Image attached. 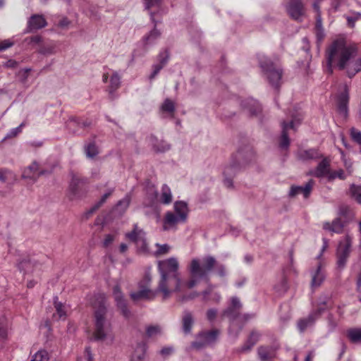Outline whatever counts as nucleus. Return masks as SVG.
<instances>
[{
  "label": "nucleus",
  "instance_id": "412c9836",
  "mask_svg": "<svg viewBox=\"0 0 361 361\" xmlns=\"http://www.w3.org/2000/svg\"><path fill=\"white\" fill-rule=\"evenodd\" d=\"M126 238L135 242L137 245L141 243L142 249L145 250L146 243L145 241V233L141 229H138L135 225L133 231L126 233Z\"/></svg>",
  "mask_w": 361,
  "mask_h": 361
},
{
  "label": "nucleus",
  "instance_id": "e433bc0d",
  "mask_svg": "<svg viewBox=\"0 0 361 361\" xmlns=\"http://www.w3.org/2000/svg\"><path fill=\"white\" fill-rule=\"evenodd\" d=\"M260 334L258 332L252 331L249 338H247L246 343L243 345L241 350L243 352H246L250 350L253 345L256 344V343L259 341Z\"/></svg>",
  "mask_w": 361,
  "mask_h": 361
},
{
  "label": "nucleus",
  "instance_id": "f8f14e48",
  "mask_svg": "<svg viewBox=\"0 0 361 361\" xmlns=\"http://www.w3.org/2000/svg\"><path fill=\"white\" fill-rule=\"evenodd\" d=\"M187 221L180 216L169 211L165 214L163 219V229L164 231H176L179 224H183Z\"/></svg>",
  "mask_w": 361,
  "mask_h": 361
},
{
  "label": "nucleus",
  "instance_id": "7c9ffc66",
  "mask_svg": "<svg viewBox=\"0 0 361 361\" xmlns=\"http://www.w3.org/2000/svg\"><path fill=\"white\" fill-rule=\"evenodd\" d=\"M121 79V75L116 71H113L110 75V85L108 87V90L111 95H113L114 92L120 87Z\"/></svg>",
  "mask_w": 361,
  "mask_h": 361
},
{
  "label": "nucleus",
  "instance_id": "052dcab7",
  "mask_svg": "<svg viewBox=\"0 0 361 361\" xmlns=\"http://www.w3.org/2000/svg\"><path fill=\"white\" fill-rule=\"evenodd\" d=\"M163 66L161 64L156 63L153 65L152 68V73L149 75V79L152 80L154 79L156 75L159 73V71L163 68Z\"/></svg>",
  "mask_w": 361,
  "mask_h": 361
},
{
  "label": "nucleus",
  "instance_id": "49530a36",
  "mask_svg": "<svg viewBox=\"0 0 361 361\" xmlns=\"http://www.w3.org/2000/svg\"><path fill=\"white\" fill-rule=\"evenodd\" d=\"M49 357L47 351L38 350L32 357L30 361H49Z\"/></svg>",
  "mask_w": 361,
  "mask_h": 361
},
{
  "label": "nucleus",
  "instance_id": "39448f33",
  "mask_svg": "<svg viewBox=\"0 0 361 361\" xmlns=\"http://www.w3.org/2000/svg\"><path fill=\"white\" fill-rule=\"evenodd\" d=\"M258 60L259 66L269 82L275 87H279L281 81L282 69L265 55H259Z\"/></svg>",
  "mask_w": 361,
  "mask_h": 361
},
{
  "label": "nucleus",
  "instance_id": "58836bf2",
  "mask_svg": "<svg viewBox=\"0 0 361 361\" xmlns=\"http://www.w3.org/2000/svg\"><path fill=\"white\" fill-rule=\"evenodd\" d=\"M350 341L353 343H361V328H351L346 332Z\"/></svg>",
  "mask_w": 361,
  "mask_h": 361
},
{
  "label": "nucleus",
  "instance_id": "f704fd0d",
  "mask_svg": "<svg viewBox=\"0 0 361 361\" xmlns=\"http://www.w3.org/2000/svg\"><path fill=\"white\" fill-rule=\"evenodd\" d=\"M86 181L87 179L81 178L78 175L73 174L70 183V190L73 194H78L80 186L83 185Z\"/></svg>",
  "mask_w": 361,
  "mask_h": 361
},
{
  "label": "nucleus",
  "instance_id": "7ed1b4c3",
  "mask_svg": "<svg viewBox=\"0 0 361 361\" xmlns=\"http://www.w3.org/2000/svg\"><path fill=\"white\" fill-rule=\"evenodd\" d=\"M100 300L98 307L94 311L93 339L94 341H104L106 344H112L114 335L112 326L107 317V309L104 305V294H99Z\"/></svg>",
  "mask_w": 361,
  "mask_h": 361
},
{
  "label": "nucleus",
  "instance_id": "6e6d98bb",
  "mask_svg": "<svg viewBox=\"0 0 361 361\" xmlns=\"http://www.w3.org/2000/svg\"><path fill=\"white\" fill-rule=\"evenodd\" d=\"M288 285H287V280L286 279H283L279 284L276 285L275 286L276 291L278 292L279 294H282L285 293L287 290Z\"/></svg>",
  "mask_w": 361,
  "mask_h": 361
},
{
  "label": "nucleus",
  "instance_id": "bf43d9fd",
  "mask_svg": "<svg viewBox=\"0 0 361 361\" xmlns=\"http://www.w3.org/2000/svg\"><path fill=\"white\" fill-rule=\"evenodd\" d=\"M79 361H94L93 355L90 347H86L84 356L79 359Z\"/></svg>",
  "mask_w": 361,
  "mask_h": 361
},
{
  "label": "nucleus",
  "instance_id": "4d7b16f0",
  "mask_svg": "<svg viewBox=\"0 0 361 361\" xmlns=\"http://www.w3.org/2000/svg\"><path fill=\"white\" fill-rule=\"evenodd\" d=\"M157 246L158 247V249L156 251L157 255L167 254L171 250V247L168 244H157Z\"/></svg>",
  "mask_w": 361,
  "mask_h": 361
},
{
  "label": "nucleus",
  "instance_id": "864d4df0",
  "mask_svg": "<svg viewBox=\"0 0 361 361\" xmlns=\"http://www.w3.org/2000/svg\"><path fill=\"white\" fill-rule=\"evenodd\" d=\"M7 338V329L6 326L0 322V349L4 347Z\"/></svg>",
  "mask_w": 361,
  "mask_h": 361
},
{
  "label": "nucleus",
  "instance_id": "9b49d317",
  "mask_svg": "<svg viewBox=\"0 0 361 361\" xmlns=\"http://www.w3.org/2000/svg\"><path fill=\"white\" fill-rule=\"evenodd\" d=\"M240 167V162L236 161L234 157H233L230 163L224 167L223 171L224 176V183L227 188H233L232 178L238 173Z\"/></svg>",
  "mask_w": 361,
  "mask_h": 361
},
{
  "label": "nucleus",
  "instance_id": "4be33fe9",
  "mask_svg": "<svg viewBox=\"0 0 361 361\" xmlns=\"http://www.w3.org/2000/svg\"><path fill=\"white\" fill-rule=\"evenodd\" d=\"M313 186V181L311 180L307 182L304 186H292L290 188L289 195L294 197L299 194H302L305 198L309 197Z\"/></svg>",
  "mask_w": 361,
  "mask_h": 361
},
{
  "label": "nucleus",
  "instance_id": "5fc2aeb1",
  "mask_svg": "<svg viewBox=\"0 0 361 361\" xmlns=\"http://www.w3.org/2000/svg\"><path fill=\"white\" fill-rule=\"evenodd\" d=\"M169 59V54L167 50H164L161 51L158 56V63L159 64H161L163 66H164Z\"/></svg>",
  "mask_w": 361,
  "mask_h": 361
},
{
  "label": "nucleus",
  "instance_id": "79ce46f5",
  "mask_svg": "<svg viewBox=\"0 0 361 361\" xmlns=\"http://www.w3.org/2000/svg\"><path fill=\"white\" fill-rule=\"evenodd\" d=\"M315 34L318 41H322L324 37V32L322 27V18L320 14L316 17Z\"/></svg>",
  "mask_w": 361,
  "mask_h": 361
},
{
  "label": "nucleus",
  "instance_id": "603ef678",
  "mask_svg": "<svg viewBox=\"0 0 361 361\" xmlns=\"http://www.w3.org/2000/svg\"><path fill=\"white\" fill-rule=\"evenodd\" d=\"M24 126H25V123H20V125L19 126L11 129L8 131V133L6 134V135L5 136L4 138L7 139V138H11V137H16V135H18L19 133H21L22 128Z\"/></svg>",
  "mask_w": 361,
  "mask_h": 361
},
{
  "label": "nucleus",
  "instance_id": "9d476101",
  "mask_svg": "<svg viewBox=\"0 0 361 361\" xmlns=\"http://www.w3.org/2000/svg\"><path fill=\"white\" fill-rule=\"evenodd\" d=\"M219 332L218 330L204 331L199 334L197 340L192 343V347L200 349L211 345L217 339Z\"/></svg>",
  "mask_w": 361,
  "mask_h": 361
},
{
  "label": "nucleus",
  "instance_id": "37998d69",
  "mask_svg": "<svg viewBox=\"0 0 361 361\" xmlns=\"http://www.w3.org/2000/svg\"><path fill=\"white\" fill-rule=\"evenodd\" d=\"M151 141L154 149L157 152H164L170 149V145L164 141L158 142V141L152 137H151Z\"/></svg>",
  "mask_w": 361,
  "mask_h": 361
},
{
  "label": "nucleus",
  "instance_id": "680f3d73",
  "mask_svg": "<svg viewBox=\"0 0 361 361\" xmlns=\"http://www.w3.org/2000/svg\"><path fill=\"white\" fill-rule=\"evenodd\" d=\"M163 66L161 64L156 63L153 65L152 68V73L149 75V79L152 80L154 79L156 75L159 73V71L163 68Z\"/></svg>",
  "mask_w": 361,
  "mask_h": 361
},
{
  "label": "nucleus",
  "instance_id": "ddd939ff",
  "mask_svg": "<svg viewBox=\"0 0 361 361\" xmlns=\"http://www.w3.org/2000/svg\"><path fill=\"white\" fill-rule=\"evenodd\" d=\"M289 16L297 20H301L305 16V8L301 0H288L286 6Z\"/></svg>",
  "mask_w": 361,
  "mask_h": 361
},
{
  "label": "nucleus",
  "instance_id": "72a5a7b5",
  "mask_svg": "<svg viewBox=\"0 0 361 361\" xmlns=\"http://www.w3.org/2000/svg\"><path fill=\"white\" fill-rule=\"evenodd\" d=\"M58 298H54V306L56 308V313L54 314V317L56 319L64 320L66 317L67 307L65 305L57 301Z\"/></svg>",
  "mask_w": 361,
  "mask_h": 361
},
{
  "label": "nucleus",
  "instance_id": "ea45409f",
  "mask_svg": "<svg viewBox=\"0 0 361 361\" xmlns=\"http://www.w3.org/2000/svg\"><path fill=\"white\" fill-rule=\"evenodd\" d=\"M114 189H109L101 197L100 200L97 202L89 211L87 212L86 216L88 217L92 214L102 204H103L108 197L113 193Z\"/></svg>",
  "mask_w": 361,
  "mask_h": 361
},
{
  "label": "nucleus",
  "instance_id": "bb28decb",
  "mask_svg": "<svg viewBox=\"0 0 361 361\" xmlns=\"http://www.w3.org/2000/svg\"><path fill=\"white\" fill-rule=\"evenodd\" d=\"M310 173L316 177H323L324 176H328L330 173L329 161L326 159H324L319 163L317 168Z\"/></svg>",
  "mask_w": 361,
  "mask_h": 361
},
{
  "label": "nucleus",
  "instance_id": "c85d7f7f",
  "mask_svg": "<svg viewBox=\"0 0 361 361\" xmlns=\"http://www.w3.org/2000/svg\"><path fill=\"white\" fill-rule=\"evenodd\" d=\"M344 225L340 219H336L331 224L325 222L323 228L333 233H341L343 231Z\"/></svg>",
  "mask_w": 361,
  "mask_h": 361
},
{
  "label": "nucleus",
  "instance_id": "a878e982",
  "mask_svg": "<svg viewBox=\"0 0 361 361\" xmlns=\"http://www.w3.org/2000/svg\"><path fill=\"white\" fill-rule=\"evenodd\" d=\"M173 214L180 216L183 219L187 221L189 209L188 204L184 201H176L173 204V211H171Z\"/></svg>",
  "mask_w": 361,
  "mask_h": 361
},
{
  "label": "nucleus",
  "instance_id": "e2e57ef3",
  "mask_svg": "<svg viewBox=\"0 0 361 361\" xmlns=\"http://www.w3.org/2000/svg\"><path fill=\"white\" fill-rule=\"evenodd\" d=\"M13 45V42L11 39H5L0 42V51L6 50V49L12 47Z\"/></svg>",
  "mask_w": 361,
  "mask_h": 361
},
{
  "label": "nucleus",
  "instance_id": "338daca9",
  "mask_svg": "<svg viewBox=\"0 0 361 361\" xmlns=\"http://www.w3.org/2000/svg\"><path fill=\"white\" fill-rule=\"evenodd\" d=\"M148 195L152 202H154V200L157 197V192L154 186L149 188Z\"/></svg>",
  "mask_w": 361,
  "mask_h": 361
},
{
  "label": "nucleus",
  "instance_id": "4c0bfd02",
  "mask_svg": "<svg viewBox=\"0 0 361 361\" xmlns=\"http://www.w3.org/2000/svg\"><path fill=\"white\" fill-rule=\"evenodd\" d=\"M175 111V105L173 102L169 99L164 100V103L161 106V111L163 114H166V116L172 117Z\"/></svg>",
  "mask_w": 361,
  "mask_h": 361
},
{
  "label": "nucleus",
  "instance_id": "b1692460",
  "mask_svg": "<svg viewBox=\"0 0 361 361\" xmlns=\"http://www.w3.org/2000/svg\"><path fill=\"white\" fill-rule=\"evenodd\" d=\"M161 32L156 28L153 29L149 33L145 36L142 39V45L145 50H147L154 45L160 37Z\"/></svg>",
  "mask_w": 361,
  "mask_h": 361
},
{
  "label": "nucleus",
  "instance_id": "c03bdc74",
  "mask_svg": "<svg viewBox=\"0 0 361 361\" xmlns=\"http://www.w3.org/2000/svg\"><path fill=\"white\" fill-rule=\"evenodd\" d=\"M130 202V197L126 195L122 200H121L116 206V209L120 212H124L129 206Z\"/></svg>",
  "mask_w": 361,
  "mask_h": 361
},
{
  "label": "nucleus",
  "instance_id": "f03ea898",
  "mask_svg": "<svg viewBox=\"0 0 361 361\" xmlns=\"http://www.w3.org/2000/svg\"><path fill=\"white\" fill-rule=\"evenodd\" d=\"M160 276L157 290H152L149 288L152 277L149 273H146L143 279L139 283L140 290L137 292L131 293L130 298L133 300H152L155 298L157 294L160 293L163 299L165 300L170 298L173 293L181 290V280L179 274Z\"/></svg>",
  "mask_w": 361,
  "mask_h": 361
},
{
  "label": "nucleus",
  "instance_id": "2f4dec72",
  "mask_svg": "<svg viewBox=\"0 0 361 361\" xmlns=\"http://www.w3.org/2000/svg\"><path fill=\"white\" fill-rule=\"evenodd\" d=\"M84 152L88 159H94L99 152L94 141H88L84 145Z\"/></svg>",
  "mask_w": 361,
  "mask_h": 361
},
{
  "label": "nucleus",
  "instance_id": "393cba45",
  "mask_svg": "<svg viewBox=\"0 0 361 361\" xmlns=\"http://www.w3.org/2000/svg\"><path fill=\"white\" fill-rule=\"evenodd\" d=\"M147 345L145 343H138L135 348L130 361H146Z\"/></svg>",
  "mask_w": 361,
  "mask_h": 361
},
{
  "label": "nucleus",
  "instance_id": "69168bd1",
  "mask_svg": "<svg viewBox=\"0 0 361 361\" xmlns=\"http://www.w3.org/2000/svg\"><path fill=\"white\" fill-rule=\"evenodd\" d=\"M114 240V236L111 234H107L106 235L104 241L103 245L104 247H108Z\"/></svg>",
  "mask_w": 361,
  "mask_h": 361
},
{
  "label": "nucleus",
  "instance_id": "a211bd4d",
  "mask_svg": "<svg viewBox=\"0 0 361 361\" xmlns=\"http://www.w3.org/2000/svg\"><path fill=\"white\" fill-rule=\"evenodd\" d=\"M46 172L44 170L39 171V164L34 161L23 170L22 177L35 181L39 176L45 174Z\"/></svg>",
  "mask_w": 361,
  "mask_h": 361
},
{
  "label": "nucleus",
  "instance_id": "5701e85b",
  "mask_svg": "<svg viewBox=\"0 0 361 361\" xmlns=\"http://www.w3.org/2000/svg\"><path fill=\"white\" fill-rule=\"evenodd\" d=\"M312 275V281L311 286L312 288H317L323 283L325 279V273L324 269L322 267V264H319L317 266L315 270L312 271L311 273Z\"/></svg>",
  "mask_w": 361,
  "mask_h": 361
},
{
  "label": "nucleus",
  "instance_id": "6e6552de",
  "mask_svg": "<svg viewBox=\"0 0 361 361\" xmlns=\"http://www.w3.org/2000/svg\"><path fill=\"white\" fill-rule=\"evenodd\" d=\"M326 309V302H321L316 310L312 311L307 318L300 319L298 322V328L300 332L305 331L311 327L315 321L322 315Z\"/></svg>",
  "mask_w": 361,
  "mask_h": 361
},
{
  "label": "nucleus",
  "instance_id": "a19ab883",
  "mask_svg": "<svg viewBox=\"0 0 361 361\" xmlns=\"http://www.w3.org/2000/svg\"><path fill=\"white\" fill-rule=\"evenodd\" d=\"M202 296L204 301L213 300L218 302L221 300L220 294L216 292L213 293L211 287L202 292Z\"/></svg>",
  "mask_w": 361,
  "mask_h": 361
},
{
  "label": "nucleus",
  "instance_id": "dca6fc26",
  "mask_svg": "<svg viewBox=\"0 0 361 361\" xmlns=\"http://www.w3.org/2000/svg\"><path fill=\"white\" fill-rule=\"evenodd\" d=\"M163 0H145V9L149 12L151 20L154 23H157L159 18L157 16L161 12L160 6Z\"/></svg>",
  "mask_w": 361,
  "mask_h": 361
},
{
  "label": "nucleus",
  "instance_id": "0eeeda50",
  "mask_svg": "<svg viewBox=\"0 0 361 361\" xmlns=\"http://www.w3.org/2000/svg\"><path fill=\"white\" fill-rule=\"evenodd\" d=\"M301 119L297 116H293L289 121H283L281 123V135L279 142V146L282 149H287L290 144L288 138V131L293 130L295 131L300 125Z\"/></svg>",
  "mask_w": 361,
  "mask_h": 361
},
{
  "label": "nucleus",
  "instance_id": "de8ad7c7",
  "mask_svg": "<svg viewBox=\"0 0 361 361\" xmlns=\"http://www.w3.org/2000/svg\"><path fill=\"white\" fill-rule=\"evenodd\" d=\"M39 53L45 55L54 54L56 53V45L55 43H49L39 49Z\"/></svg>",
  "mask_w": 361,
  "mask_h": 361
},
{
  "label": "nucleus",
  "instance_id": "09e8293b",
  "mask_svg": "<svg viewBox=\"0 0 361 361\" xmlns=\"http://www.w3.org/2000/svg\"><path fill=\"white\" fill-rule=\"evenodd\" d=\"M351 196L360 204H361V186L352 185L350 188Z\"/></svg>",
  "mask_w": 361,
  "mask_h": 361
},
{
  "label": "nucleus",
  "instance_id": "1a4fd4ad",
  "mask_svg": "<svg viewBox=\"0 0 361 361\" xmlns=\"http://www.w3.org/2000/svg\"><path fill=\"white\" fill-rule=\"evenodd\" d=\"M179 263L176 257L159 261L158 262V269L160 275H176L178 274Z\"/></svg>",
  "mask_w": 361,
  "mask_h": 361
},
{
  "label": "nucleus",
  "instance_id": "423d86ee",
  "mask_svg": "<svg viewBox=\"0 0 361 361\" xmlns=\"http://www.w3.org/2000/svg\"><path fill=\"white\" fill-rule=\"evenodd\" d=\"M352 239L348 235L341 240L336 250L337 268L343 269L347 263V260L351 252Z\"/></svg>",
  "mask_w": 361,
  "mask_h": 361
},
{
  "label": "nucleus",
  "instance_id": "f3484780",
  "mask_svg": "<svg viewBox=\"0 0 361 361\" xmlns=\"http://www.w3.org/2000/svg\"><path fill=\"white\" fill-rule=\"evenodd\" d=\"M113 295L116 302V305L121 310L122 314L126 318L129 317L130 312L128 309L123 293L118 285L114 286L113 289Z\"/></svg>",
  "mask_w": 361,
  "mask_h": 361
},
{
  "label": "nucleus",
  "instance_id": "c756f323",
  "mask_svg": "<svg viewBox=\"0 0 361 361\" xmlns=\"http://www.w3.org/2000/svg\"><path fill=\"white\" fill-rule=\"evenodd\" d=\"M322 157V154L317 149H310L307 150H302L298 153L299 159L306 161L311 159H317Z\"/></svg>",
  "mask_w": 361,
  "mask_h": 361
},
{
  "label": "nucleus",
  "instance_id": "774afa93",
  "mask_svg": "<svg viewBox=\"0 0 361 361\" xmlns=\"http://www.w3.org/2000/svg\"><path fill=\"white\" fill-rule=\"evenodd\" d=\"M10 173V171L4 169L0 170V180L2 182L6 181L8 178V175Z\"/></svg>",
  "mask_w": 361,
  "mask_h": 361
},
{
  "label": "nucleus",
  "instance_id": "3c124183",
  "mask_svg": "<svg viewBox=\"0 0 361 361\" xmlns=\"http://www.w3.org/2000/svg\"><path fill=\"white\" fill-rule=\"evenodd\" d=\"M336 178H339L341 180H343L345 178V175L344 171L342 169H339L335 171L330 172L328 176V179L329 180H334Z\"/></svg>",
  "mask_w": 361,
  "mask_h": 361
},
{
  "label": "nucleus",
  "instance_id": "f257e3e1",
  "mask_svg": "<svg viewBox=\"0 0 361 361\" xmlns=\"http://www.w3.org/2000/svg\"><path fill=\"white\" fill-rule=\"evenodd\" d=\"M357 49L348 45L342 39L334 41L326 50L327 68L332 73V67L344 71L349 78L361 71V55L355 57Z\"/></svg>",
  "mask_w": 361,
  "mask_h": 361
},
{
  "label": "nucleus",
  "instance_id": "2eb2a0df",
  "mask_svg": "<svg viewBox=\"0 0 361 361\" xmlns=\"http://www.w3.org/2000/svg\"><path fill=\"white\" fill-rule=\"evenodd\" d=\"M243 111L250 116L258 115L262 108L258 102L253 98H247L241 102Z\"/></svg>",
  "mask_w": 361,
  "mask_h": 361
},
{
  "label": "nucleus",
  "instance_id": "6ab92c4d",
  "mask_svg": "<svg viewBox=\"0 0 361 361\" xmlns=\"http://www.w3.org/2000/svg\"><path fill=\"white\" fill-rule=\"evenodd\" d=\"M348 92L347 85L343 87V91L338 97V111L339 114L345 118L348 115Z\"/></svg>",
  "mask_w": 361,
  "mask_h": 361
},
{
  "label": "nucleus",
  "instance_id": "8fccbe9b",
  "mask_svg": "<svg viewBox=\"0 0 361 361\" xmlns=\"http://www.w3.org/2000/svg\"><path fill=\"white\" fill-rule=\"evenodd\" d=\"M346 20L348 26L353 27L355 26V22L358 20H361V13L354 12L351 16H346Z\"/></svg>",
  "mask_w": 361,
  "mask_h": 361
},
{
  "label": "nucleus",
  "instance_id": "aec40b11",
  "mask_svg": "<svg viewBox=\"0 0 361 361\" xmlns=\"http://www.w3.org/2000/svg\"><path fill=\"white\" fill-rule=\"evenodd\" d=\"M47 25V21L41 15L32 16L28 22L27 32H32L33 30L41 29Z\"/></svg>",
  "mask_w": 361,
  "mask_h": 361
},
{
  "label": "nucleus",
  "instance_id": "cd10ccee",
  "mask_svg": "<svg viewBox=\"0 0 361 361\" xmlns=\"http://www.w3.org/2000/svg\"><path fill=\"white\" fill-rule=\"evenodd\" d=\"M260 361H272L275 350L270 346H260L257 350Z\"/></svg>",
  "mask_w": 361,
  "mask_h": 361
},
{
  "label": "nucleus",
  "instance_id": "a18cd8bd",
  "mask_svg": "<svg viewBox=\"0 0 361 361\" xmlns=\"http://www.w3.org/2000/svg\"><path fill=\"white\" fill-rule=\"evenodd\" d=\"M161 334V328L159 325L149 326L146 329V334L149 338L156 337Z\"/></svg>",
  "mask_w": 361,
  "mask_h": 361
},
{
  "label": "nucleus",
  "instance_id": "c9c22d12",
  "mask_svg": "<svg viewBox=\"0 0 361 361\" xmlns=\"http://www.w3.org/2000/svg\"><path fill=\"white\" fill-rule=\"evenodd\" d=\"M172 200L173 196L170 188L166 184L163 185L161 191L160 202L164 204H169L171 203Z\"/></svg>",
  "mask_w": 361,
  "mask_h": 361
},
{
  "label": "nucleus",
  "instance_id": "473e14b6",
  "mask_svg": "<svg viewBox=\"0 0 361 361\" xmlns=\"http://www.w3.org/2000/svg\"><path fill=\"white\" fill-rule=\"evenodd\" d=\"M183 330L185 334H190L194 323V318L191 312L185 311L183 313Z\"/></svg>",
  "mask_w": 361,
  "mask_h": 361
},
{
  "label": "nucleus",
  "instance_id": "0e129e2a",
  "mask_svg": "<svg viewBox=\"0 0 361 361\" xmlns=\"http://www.w3.org/2000/svg\"><path fill=\"white\" fill-rule=\"evenodd\" d=\"M217 310L215 309H209L207 312V318L209 321L212 322L216 317Z\"/></svg>",
  "mask_w": 361,
  "mask_h": 361
},
{
  "label": "nucleus",
  "instance_id": "13d9d810",
  "mask_svg": "<svg viewBox=\"0 0 361 361\" xmlns=\"http://www.w3.org/2000/svg\"><path fill=\"white\" fill-rule=\"evenodd\" d=\"M350 135L355 142L361 145V131L355 128H352Z\"/></svg>",
  "mask_w": 361,
  "mask_h": 361
},
{
  "label": "nucleus",
  "instance_id": "4468645a",
  "mask_svg": "<svg viewBox=\"0 0 361 361\" xmlns=\"http://www.w3.org/2000/svg\"><path fill=\"white\" fill-rule=\"evenodd\" d=\"M242 307V304L237 297H232L231 298V305L224 312V315L234 320L239 314V311ZM235 325V321H233L230 329H231Z\"/></svg>",
  "mask_w": 361,
  "mask_h": 361
},
{
  "label": "nucleus",
  "instance_id": "20e7f679",
  "mask_svg": "<svg viewBox=\"0 0 361 361\" xmlns=\"http://www.w3.org/2000/svg\"><path fill=\"white\" fill-rule=\"evenodd\" d=\"M214 267L219 276L224 277L226 275L224 265L217 264L215 258L212 256H206L201 260L197 258L192 259L189 266L192 279L187 283V286L192 288L197 285L198 279H207L208 274Z\"/></svg>",
  "mask_w": 361,
  "mask_h": 361
}]
</instances>
